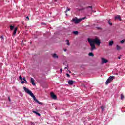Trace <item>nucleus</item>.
<instances>
[{
  "label": "nucleus",
  "instance_id": "nucleus-4",
  "mask_svg": "<svg viewBox=\"0 0 125 125\" xmlns=\"http://www.w3.org/2000/svg\"><path fill=\"white\" fill-rule=\"evenodd\" d=\"M114 77L110 76L109 78L107 80L106 82V84H109L111 82H112V80H113Z\"/></svg>",
  "mask_w": 125,
  "mask_h": 125
},
{
  "label": "nucleus",
  "instance_id": "nucleus-12",
  "mask_svg": "<svg viewBox=\"0 0 125 125\" xmlns=\"http://www.w3.org/2000/svg\"><path fill=\"white\" fill-rule=\"evenodd\" d=\"M113 44H114V41H110L109 42V46H112V45H113Z\"/></svg>",
  "mask_w": 125,
  "mask_h": 125
},
{
  "label": "nucleus",
  "instance_id": "nucleus-26",
  "mask_svg": "<svg viewBox=\"0 0 125 125\" xmlns=\"http://www.w3.org/2000/svg\"><path fill=\"white\" fill-rule=\"evenodd\" d=\"M66 76H67V77H68V78H69V77H70V74L67 73V74H66Z\"/></svg>",
  "mask_w": 125,
  "mask_h": 125
},
{
  "label": "nucleus",
  "instance_id": "nucleus-2",
  "mask_svg": "<svg viewBox=\"0 0 125 125\" xmlns=\"http://www.w3.org/2000/svg\"><path fill=\"white\" fill-rule=\"evenodd\" d=\"M23 89L24 91H25L26 93H27V94H29L30 96H31V97L33 98L34 100L36 102H37V103H39L40 105L43 104V103L42 102H40L38 100H37V99L36 98V97L35 96V95H34V94L32 92V91L29 90V89H28L25 87H23Z\"/></svg>",
  "mask_w": 125,
  "mask_h": 125
},
{
  "label": "nucleus",
  "instance_id": "nucleus-15",
  "mask_svg": "<svg viewBox=\"0 0 125 125\" xmlns=\"http://www.w3.org/2000/svg\"><path fill=\"white\" fill-rule=\"evenodd\" d=\"M53 57L54 58H58V56H57V55H56V54H54L53 55Z\"/></svg>",
  "mask_w": 125,
  "mask_h": 125
},
{
  "label": "nucleus",
  "instance_id": "nucleus-9",
  "mask_svg": "<svg viewBox=\"0 0 125 125\" xmlns=\"http://www.w3.org/2000/svg\"><path fill=\"white\" fill-rule=\"evenodd\" d=\"M16 32H17V28H15L14 31L13 32V37H14V36H15V35H16Z\"/></svg>",
  "mask_w": 125,
  "mask_h": 125
},
{
  "label": "nucleus",
  "instance_id": "nucleus-18",
  "mask_svg": "<svg viewBox=\"0 0 125 125\" xmlns=\"http://www.w3.org/2000/svg\"><path fill=\"white\" fill-rule=\"evenodd\" d=\"M73 34H74V35H78V34H79V32L78 31H73Z\"/></svg>",
  "mask_w": 125,
  "mask_h": 125
},
{
  "label": "nucleus",
  "instance_id": "nucleus-32",
  "mask_svg": "<svg viewBox=\"0 0 125 125\" xmlns=\"http://www.w3.org/2000/svg\"><path fill=\"white\" fill-rule=\"evenodd\" d=\"M66 50H67L65 49V50H64V51H66Z\"/></svg>",
  "mask_w": 125,
  "mask_h": 125
},
{
  "label": "nucleus",
  "instance_id": "nucleus-13",
  "mask_svg": "<svg viewBox=\"0 0 125 125\" xmlns=\"http://www.w3.org/2000/svg\"><path fill=\"white\" fill-rule=\"evenodd\" d=\"M33 113H34V114H36V115H38L39 117H41V114L37 112V111H33Z\"/></svg>",
  "mask_w": 125,
  "mask_h": 125
},
{
  "label": "nucleus",
  "instance_id": "nucleus-5",
  "mask_svg": "<svg viewBox=\"0 0 125 125\" xmlns=\"http://www.w3.org/2000/svg\"><path fill=\"white\" fill-rule=\"evenodd\" d=\"M101 60H102V64H106L108 63V60L104 58H102Z\"/></svg>",
  "mask_w": 125,
  "mask_h": 125
},
{
  "label": "nucleus",
  "instance_id": "nucleus-14",
  "mask_svg": "<svg viewBox=\"0 0 125 125\" xmlns=\"http://www.w3.org/2000/svg\"><path fill=\"white\" fill-rule=\"evenodd\" d=\"M116 48L117 50H121V49H122V47L119 45H117Z\"/></svg>",
  "mask_w": 125,
  "mask_h": 125
},
{
  "label": "nucleus",
  "instance_id": "nucleus-1",
  "mask_svg": "<svg viewBox=\"0 0 125 125\" xmlns=\"http://www.w3.org/2000/svg\"><path fill=\"white\" fill-rule=\"evenodd\" d=\"M88 42L91 46V51H93L94 49H96L95 44L98 46H99L101 43L100 42V40H99L97 37H96L94 39L88 38Z\"/></svg>",
  "mask_w": 125,
  "mask_h": 125
},
{
  "label": "nucleus",
  "instance_id": "nucleus-29",
  "mask_svg": "<svg viewBox=\"0 0 125 125\" xmlns=\"http://www.w3.org/2000/svg\"><path fill=\"white\" fill-rule=\"evenodd\" d=\"M118 59H121V57H119Z\"/></svg>",
  "mask_w": 125,
  "mask_h": 125
},
{
  "label": "nucleus",
  "instance_id": "nucleus-25",
  "mask_svg": "<svg viewBox=\"0 0 125 125\" xmlns=\"http://www.w3.org/2000/svg\"><path fill=\"white\" fill-rule=\"evenodd\" d=\"M121 43H124V42H125V41L124 40H122L121 42H120Z\"/></svg>",
  "mask_w": 125,
  "mask_h": 125
},
{
  "label": "nucleus",
  "instance_id": "nucleus-22",
  "mask_svg": "<svg viewBox=\"0 0 125 125\" xmlns=\"http://www.w3.org/2000/svg\"><path fill=\"white\" fill-rule=\"evenodd\" d=\"M19 79L20 80H21V81L23 80V78H22V76H21V75L19 76Z\"/></svg>",
  "mask_w": 125,
  "mask_h": 125
},
{
  "label": "nucleus",
  "instance_id": "nucleus-24",
  "mask_svg": "<svg viewBox=\"0 0 125 125\" xmlns=\"http://www.w3.org/2000/svg\"><path fill=\"white\" fill-rule=\"evenodd\" d=\"M70 10H71V9L68 8L66 10V11H65V13L67 12V11H70Z\"/></svg>",
  "mask_w": 125,
  "mask_h": 125
},
{
  "label": "nucleus",
  "instance_id": "nucleus-30",
  "mask_svg": "<svg viewBox=\"0 0 125 125\" xmlns=\"http://www.w3.org/2000/svg\"><path fill=\"white\" fill-rule=\"evenodd\" d=\"M26 18L29 20V17H27Z\"/></svg>",
  "mask_w": 125,
  "mask_h": 125
},
{
  "label": "nucleus",
  "instance_id": "nucleus-10",
  "mask_svg": "<svg viewBox=\"0 0 125 125\" xmlns=\"http://www.w3.org/2000/svg\"><path fill=\"white\" fill-rule=\"evenodd\" d=\"M115 19H119L120 21L122 20V19H121V16L120 15H117L115 17Z\"/></svg>",
  "mask_w": 125,
  "mask_h": 125
},
{
  "label": "nucleus",
  "instance_id": "nucleus-31",
  "mask_svg": "<svg viewBox=\"0 0 125 125\" xmlns=\"http://www.w3.org/2000/svg\"><path fill=\"white\" fill-rule=\"evenodd\" d=\"M9 101H10V99L9 98Z\"/></svg>",
  "mask_w": 125,
  "mask_h": 125
},
{
  "label": "nucleus",
  "instance_id": "nucleus-21",
  "mask_svg": "<svg viewBox=\"0 0 125 125\" xmlns=\"http://www.w3.org/2000/svg\"><path fill=\"white\" fill-rule=\"evenodd\" d=\"M124 95L123 94H121V99L123 100L124 99Z\"/></svg>",
  "mask_w": 125,
  "mask_h": 125
},
{
  "label": "nucleus",
  "instance_id": "nucleus-33",
  "mask_svg": "<svg viewBox=\"0 0 125 125\" xmlns=\"http://www.w3.org/2000/svg\"><path fill=\"white\" fill-rule=\"evenodd\" d=\"M66 68H67V67H65V69H66Z\"/></svg>",
  "mask_w": 125,
  "mask_h": 125
},
{
  "label": "nucleus",
  "instance_id": "nucleus-6",
  "mask_svg": "<svg viewBox=\"0 0 125 125\" xmlns=\"http://www.w3.org/2000/svg\"><path fill=\"white\" fill-rule=\"evenodd\" d=\"M50 96L51 98H52L53 99H56L57 98L56 95H55L53 93H51Z\"/></svg>",
  "mask_w": 125,
  "mask_h": 125
},
{
  "label": "nucleus",
  "instance_id": "nucleus-17",
  "mask_svg": "<svg viewBox=\"0 0 125 125\" xmlns=\"http://www.w3.org/2000/svg\"><path fill=\"white\" fill-rule=\"evenodd\" d=\"M66 44L67 45H70V42L68 40H66Z\"/></svg>",
  "mask_w": 125,
  "mask_h": 125
},
{
  "label": "nucleus",
  "instance_id": "nucleus-7",
  "mask_svg": "<svg viewBox=\"0 0 125 125\" xmlns=\"http://www.w3.org/2000/svg\"><path fill=\"white\" fill-rule=\"evenodd\" d=\"M23 80L24 81H21V83H22V84H23V83H28V82H27V80H26V78L23 77Z\"/></svg>",
  "mask_w": 125,
  "mask_h": 125
},
{
  "label": "nucleus",
  "instance_id": "nucleus-23",
  "mask_svg": "<svg viewBox=\"0 0 125 125\" xmlns=\"http://www.w3.org/2000/svg\"><path fill=\"white\" fill-rule=\"evenodd\" d=\"M101 108L102 109V112H103V111L104 110V106H101Z\"/></svg>",
  "mask_w": 125,
  "mask_h": 125
},
{
  "label": "nucleus",
  "instance_id": "nucleus-16",
  "mask_svg": "<svg viewBox=\"0 0 125 125\" xmlns=\"http://www.w3.org/2000/svg\"><path fill=\"white\" fill-rule=\"evenodd\" d=\"M10 30H11V31H12V30H13V29H14V26L10 25Z\"/></svg>",
  "mask_w": 125,
  "mask_h": 125
},
{
  "label": "nucleus",
  "instance_id": "nucleus-3",
  "mask_svg": "<svg viewBox=\"0 0 125 125\" xmlns=\"http://www.w3.org/2000/svg\"><path fill=\"white\" fill-rule=\"evenodd\" d=\"M85 18L86 17H83L81 19H77V18H73L71 21L74 22V23H75V24H78V23H80L82 20H84Z\"/></svg>",
  "mask_w": 125,
  "mask_h": 125
},
{
  "label": "nucleus",
  "instance_id": "nucleus-8",
  "mask_svg": "<svg viewBox=\"0 0 125 125\" xmlns=\"http://www.w3.org/2000/svg\"><path fill=\"white\" fill-rule=\"evenodd\" d=\"M31 83L32 84V85H36V83H35V80H34L33 78H31Z\"/></svg>",
  "mask_w": 125,
  "mask_h": 125
},
{
  "label": "nucleus",
  "instance_id": "nucleus-11",
  "mask_svg": "<svg viewBox=\"0 0 125 125\" xmlns=\"http://www.w3.org/2000/svg\"><path fill=\"white\" fill-rule=\"evenodd\" d=\"M68 84H70V85H72V84H74V81L73 80L69 81Z\"/></svg>",
  "mask_w": 125,
  "mask_h": 125
},
{
  "label": "nucleus",
  "instance_id": "nucleus-28",
  "mask_svg": "<svg viewBox=\"0 0 125 125\" xmlns=\"http://www.w3.org/2000/svg\"><path fill=\"white\" fill-rule=\"evenodd\" d=\"M89 8H91V9L92 8V7H91V6H90V7H89Z\"/></svg>",
  "mask_w": 125,
  "mask_h": 125
},
{
  "label": "nucleus",
  "instance_id": "nucleus-20",
  "mask_svg": "<svg viewBox=\"0 0 125 125\" xmlns=\"http://www.w3.org/2000/svg\"><path fill=\"white\" fill-rule=\"evenodd\" d=\"M111 22V20H109L108 21V23L109 24V25H110V26H112V24L111 22Z\"/></svg>",
  "mask_w": 125,
  "mask_h": 125
},
{
  "label": "nucleus",
  "instance_id": "nucleus-27",
  "mask_svg": "<svg viewBox=\"0 0 125 125\" xmlns=\"http://www.w3.org/2000/svg\"><path fill=\"white\" fill-rule=\"evenodd\" d=\"M60 71H61V73H62V69H61Z\"/></svg>",
  "mask_w": 125,
  "mask_h": 125
},
{
  "label": "nucleus",
  "instance_id": "nucleus-19",
  "mask_svg": "<svg viewBox=\"0 0 125 125\" xmlns=\"http://www.w3.org/2000/svg\"><path fill=\"white\" fill-rule=\"evenodd\" d=\"M94 55H93V53H92L91 52L89 53V56H94Z\"/></svg>",
  "mask_w": 125,
  "mask_h": 125
}]
</instances>
